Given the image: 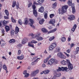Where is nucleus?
Listing matches in <instances>:
<instances>
[{
  "mask_svg": "<svg viewBox=\"0 0 79 79\" xmlns=\"http://www.w3.org/2000/svg\"><path fill=\"white\" fill-rule=\"evenodd\" d=\"M24 76V77H28L29 75H30L28 73H26V74Z\"/></svg>",
  "mask_w": 79,
  "mask_h": 79,
  "instance_id": "ea45409f",
  "label": "nucleus"
},
{
  "mask_svg": "<svg viewBox=\"0 0 79 79\" xmlns=\"http://www.w3.org/2000/svg\"><path fill=\"white\" fill-rule=\"evenodd\" d=\"M68 68L69 70H72L73 69V64L71 63H70L68 64Z\"/></svg>",
  "mask_w": 79,
  "mask_h": 79,
  "instance_id": "0eeeda50",
  "label": "nucleus"
},
{
  "mask_svg": "<svg viewBox=\"0 0 79 79\" xmlns=\"http://www.w3.org/2000/svg\"><path fill=\"white\" fill-rule=\"evenodd\" d=\"M35 73V74H37V73H39V70L37 69L36 70L34 71Z\"/></svg>",
  "mask_w": 79,
  "mask_h": 79,
  "instance_id": "37998d69",
  "label": "nucleus"
},
{
  "mask_svg": "<svg viewBox=\"0 0 79 79\" xmlns=\"http://www.w3.org/2000/svg\"><path fill=\"white\" fill-rule=\"evenodd\" d=\"M58 63V61H56V59H51L48 61V64L50 65H52L53 63L56 64Z\"/></svg>",
  "mask_w": 79,
  "mask_h": 79,
  "instance_id": "f03ea898",
  "label": "nucleus"
},
{
  "mask_svg": "<svg viewBox=\"0 0 79 79\" xmlns=\"http://www.w3.org/2000/svg\"><path fill=\"white\" fill-rule=\"evenodd\" d=\"M37 63H36L35 61L31 63V64L32 65H34V64H35Z\"/></svg>",
  "mask_w": 79,
  "mask_h": 79,
  "instance_id": "052dcab7",
  "label": "nucleus"
},
{
  "mask_svg": "<svg viewBox=\"0 0 79 79\" xmlns=\"http://www.w3.org/2000/svg\"><path fill=\"white\" fill-rule=\"evenodd\" d=\"M66 61H64V60H62L61 61V63L62 64H63L64 65H65L66 64Z\"/></svg>",
  "mask_w": 79,
  "mask_h": 79,
  "instance_id": "473e14b6",
  "label": "nucleus"
},
{
  "mask_svg": "<svg viewBox=\"0 0 79 79\" xmlns=\"http://www.w3.org/2000/svg\"><path fill=\"white\" fill-rule=\"evenodd\" d=\"M54 16H55V15L54 14H51L50 15V18H52Z\"/></svg>",
  "mask_w": 79,
  "mask_h": 79,
  "instance_id": "a18cd8bd",
  "label": "nucleus"
},
{
  "mask_svg": "<svg viewBox=\"0 0 79 79\" xmlns=\"http://www.w3.org/2000/svg\"><path fill=\"white\" fill-rule=\"evenodd\" d=\"M44 17L45 19H47V13H46L44 15Z\"/></svg>",
  "mask_w": 79,
  "mask_h": 79,
  "instance_id": "864d4df0",
  "label": "nucleus"
},
{
  "mask_svg": "<svg viewBox=\"0 0 79 79\" xmlns=\"http://www.w3.org/2000/svg\"><path fill=\"white\" fill-rule=\"evenodd\" d=\"M68 68H67V67H62L61 68L60 67H58V69H57L56 70L57 71H65L68 72Z\"/></svg>",
  "mask_w": 79,
  "mask_h": 79,
  "instance_id": "7ed1b4c3",
  "label": "nucleus"
},
{
  "mask_svg": "<svg viewBox=\"0 0 79 79\" xmlns=\"http://www.w3.org/2000/svg\"><path fill=\"white\" fill-rule=\"evenodd\" d=\"M65 55H66V56H67V57H69V55L67 54V53H65Z\"/></svg>",
  "mask_w": 79,
  "mask_h": 79,
  "instance_id": "69168bd1",
  "label": "nucleus"
},
{
  "mask_svg": "<svg viewBox=\"0 0 79 79\" xmlns=\"http://www.w3.org/2000/svg\"><path fill=\"white\" fill-rule=\"evenodd\" d=\"M49 60V58H47V59H45L44 60V63H47V61H48Z\"/></svg>",
  "mask_w": 79,
  "mask_h": 79,
  "instance_id": "c03bdc74",
  "label": "nucleus"
},
{
  "mask_svg": "<svg viewBox=\"0 0 79 79\" xmlns=\"http://www.w3.org/2000/svg\"><path fill=\"white\" fill-rule=\"evenodd\" d=\"M53 48H53V47L51 45L49 47V50H52Z\"/></svg>",
  "mask_w": 79,
  "mask_h": 79,
  "instance_id": "58836bf2",
  "label": "nucleus"
},
{
  "mask_svg": "<svg viewBox=\"0 0 79 79\" xmlns=\"http://www.w3.org/2000/svg\"><path fill=\"white\" fill-rule=\"evenodd\" d=\"M28 45L29 47H32L33 48H34V44H31L30 43H28Z\"/></svg>",
  "mask_w": 79,
  "mask_h": 79,
  "instance_id": "f704fd0d",
  "label": "nucleus"
},
{
  "mask_svg": "<svg viewBox=\"0 0 79 79\" xmlns=\"http://www.w3.org/2000/svg\"><path fill=\"white\" fill-rule=\"evenodd\" d=\"M19 28L18 27H16L15 28V33L17 34V33H18L19 32Z\"/></svg>",
  "mask_w": 79,
  "mask_h": 79,
  "instance_id": "c756f323",
  "label": "nucleus"
},
{
  "mask_svg": "<svg viewBox=\"0 0 79 79\" xmlns=\"http://www.w3.org/2000/svg\"><path fill=\"white\" fill-rule=\"evenodd\" d=\"M11 19L12 22L13 23H16V20H15V19L13 18V17H11Z\"/></svg>",
  "mask_w": 79,
  "mask_h": 79,
  "instance_id": "8fccbe9b",
  "label": "nucleus"
},
{
  "mask_svg": "<svg viewBox=\"0 0 79 79\" xmlns=\"http://www.w3.org/2000/svg\"><path fill=\"white\" fill-rule=\"evenodd\" d=\"M29 35L32 36V38H34V35L33 33H31L29 34Z\"/></svg>",
  "mask_w": 79,
  "mask_h": 79,
  "instance_id": "6e6d98bb",
  "label": "nucleus"
},
{
  "mask_svg": "<svg viewBox=\"0 0 79 79\" xmlns=\"http://www.w3.org/2000/svg\"><path fill=\"white\" fill-rule=\"evenodd\" d=\"M77 25L76 24H74L73 27L72 29V31L73 32H74L75 30L76 29Z\"/></svg>",
  "mask_w": 79,
  "mask_h": 79,
  "instance_id": "aec40b11",
  "label": "nucleus"
},
{
  "mask_svg": "<svg viewBox=\"0 0 79 79\" xmlns=\"http://www.w3.org/2000/svg\"><path fill=\"white\" fill-rule=\"evenodd\" d=\"M61 73H57L55 74V76L56 77H60L61 76Z\"/></svg>",
  "mask_w": 79,
  "mask_h": 79,
  "instance_id": "b1692460",
  "label": "nucleus"
},
{
  "mask_svg": "<svg viewBox=\"0 0 79 79\" xmlns=\"http://www.w3.org/2000/svg\"><path fill=\"white\" fill-rule=\"evenodd\" d=\"M29 21L30 22V23H29V24L30 26L31 27H32L33 28H34L35 27L34 25H33L32 24H34V21L32 19H29Z\"/></svg>",
  "mask_w": 79,
  "mask_h": 79,
  "instance_id": "39448f33",
  "label": "nucleus"
},
{
  "mask_svg": "<svg viewBox=\"0 0 79 79\" xmlns=\"http://www.w3.org/2000/svg\"><path fill=\"white\" fill-rule=\"evenodd\" d=\"M3 68L4 69H5H5H7V67L5 64H4L3 65Z\"/></svg>",
  "mask_w": 79,
  "mask_h": 79,
  "instance_id": "79ce46f5",
  "label": "nucleus"
},
{
  "mask_svg": "<svg viewBox=\"0 0 79 79\" xmlns=\"http://www.w3.org/2000/svg\"><path fill=\"white\" fill-rule=\"evenodd\" d=\"M31 43H34V44H36V43H37V42L35 41L34 40H33L31 41Z\"/></svg>",
  "mask_w": 79,
  "mask_h": 79,
  "instance_id": "3c124183",
  "label": "nucleus"
},
{
  "mask_svg": "<svg viewBox=\"0 0 79 79\" xmlns=\"http://www.w3.org/2000/svg\"><path fill=\"white\" fill-rule=\"evenodd\" d=\"M7 23V22H6V21H4L3 22V25H4V26H5V24H6Z\"/></svg>",
  "mask_w": 79,
  "mask_h": 79,
  "instance_id": "603ef678",
  "label": "nucleus"
},
{
  "mask_svg": "<svg viewBox=\"0 0 79 79\" xmlns=\"http://www.w3.org/2000/svg\"><path fill=\"white\" fill-rule=\"evenodd\" d=\"M60 50V48L59 47H56V49L54 51L55 53H57V52H59Z\"/></svg>",
  "mask_w": 79,
  "mask_h": 79,
  "instance_id": "9b49d317",
  "label": "nucleus"
},
{
  "mask_svg": "<svg viewBox=\"0 0 79 79\" xmlns=\"http://www.w3.org/2000/svg\"><path fill=\"white\" fill-rule=\"evenodd\" d=\"M16 5V1H14L13 2V4L12 5V6L13 7H15V5Z\"/></svg>",
  "mask_w": 79,
  "mask_h": 79,
  "instance_id": "4c0bfd02",
  "label": "nucleus"
},
{
  "mask_svg": "<svg viewBox=\"0 0 79 79\" xmlns=\"http://www.w3.org/2000/svg\"><path fill=\"white\" fill-rule=\"evenodd\" d=\"M46 65H45V64H44L42 65V67H43V68H45V67Z\"/></svg>",
  "mask_w": 79,
  "mask_h": 79,
  "instance_id": "774afa93",
  "label": "nucleus"
},
{
  "mask_svg": "<svg viewBox=\"0 0 79 79\" xmlns=\"http://www.w3.org/2000/svg\"><path fill=\"white\" fill-rule=\"evenodd\" d=\"M5 13L6 15L7 16H8L9 15V13H8V11L7 10H5Z\"/></svg>",
  "mask_w": 79,
  "mask_h": 79,
  "instance_id": "72a5a7b5",
  "label": "nucleus"
},
{
  "mask_svg": "<svg viewBox=\"0 0 79 79\" xmlns=\"http://www.w3.org/2000/svg\"><path fill=\"white\" fill-rule=\"evenodd\" d=\"M66 40V38L65 37H63L62 38L61 41L62 42H65Z\"/></svg>",
  "mask_w": 79,
  "mask_h": 79,
  "instance_id": "09e8293b",
  "label": "nucleus"
},
{
  "mask_svg": "<svg viewBox=\"0 0 79 79\" xmlns=\"http://www.w3.org/2000/svg\"><path fill=\"white\" fill-rule=\"evenodd\" d=\"M24 58V56L22 55L21 56H18L17 57V58L19 60H23V59Z\"/></svg>",
  "mask_w": 79,
  "mask_h": 79,
  "instance_id": "9d476101",
  "label": "nucleus"
},
{
  "mask_svg": "<svg viewBox=\"0 0 79 79\" xmlns=\"http://www.w3.org/2000/svg\"><path fill=\"white\" fill-rule=\"evenodd\" d=\"M38 11H39V12H41V13H43V12H44V7L42 6L40 7V9H39Z\"/></svg>",
  "mask_w": 79,
  "mask_h": 79,
  "instance_id": "1a4fd4ad",
  "label": "nucleus"
},
{
  "mask_svg": "<svg viewBox=\"0 0 79 79\" xmlns=\"http://www.w3.org/2000/svg\"><path fill=\"white\" fill-rule=\"evenodd\" d=\"M32 8L33 10H35V6L34 5H33L32 6Z\"/></svg>",
  "mask_w": 79,
  "mask_h": 79,
  "instance_id": "5fc2aeb1",
  "label": "nucleus"
},
{
  "mask_svg": "<svg viewBox=\"0 0 79 79\" xmlns=\"http://www.w3.org/2000/svg\"><path fill=\"white\" fill-rule=\"evenodd\" d=\"M36 39L39 41L42 40H43V38L40 36H39V37H36Z\"/></svg>",
  "mask_w": 79,
  "mask_h": 79,
  "instance_id": "4be33fe9",
  "label": "nucleus"
},
{
  "mask_svg": "<svg viewBox=\"0 0 79 79\" xmlns=\"http://www.w3.org/2000/svg\"><path fill=\"white\" fill-rule=\"evenodd\" d=\"M76 50L78 52L79 51V47H77V48Z\"/></svg>",
  "mask_w": 79,
  "mask_h": 79,
  "instance_id": "338daca9",
  "label": "nucleus"
},
{
  "mask_svg": "<svg viewBox=\"0 0 79 79\" xmlns=\"http://www.w3.org/2000/svg\"><path fill=\"white\" fill-rule=\"evenodd\" d=\"M27 42V39L24 38L22 41V44H26Z\"/></svg>",
  "mask_w": 79,
  "mask_h": 79,
  "instance_id": "6ab92c4d",
  "label": "nucleus"
},
{
  "mask_svg": "<svg viewBox=\"0 0 79 79\" xmlns=\"http://www.w3.org/2000/svg\"><path fill=\"white\" fill-rule=\"evenodd\" d=\"M68 8V6L67 5L63 6L62 7V9H59V14L63 15L64 13H65L67 11V9Z\"/></svg>",
  "mask_w": 79,
  "mask_h": 79,
  "instance_id": "f257e3e1",
  "label": "nucleus"
},
{
  "mask_svg": "<svg viewBox=\"0 0 79 79\" xmlns=\"http://www.w3.org/2000/svg\"><path fill=\"white\" fill-rule=\"evenodd\" d=\"M57 30V29L56 28H55L54 29H53L52 30H50L48 32V34H50V33H53V32H55L56 30Z\"/></svg>",
  "mask_w": 79,
  "mask_h": 79,
  "instance_id": "f8f14e48",
  "label": "nucleus"
},
{
  "mask_svg": "<svg viewBox=\"0 0 79 79\" xmlns=\"http://www.w3.org/2000/svg\"><path fill=\"white\" fill-rule=\"evenodd\" d=\"M55 39V36H53L51 37H50L49 39V40L50 41H52V40H53V39Z\"/></svg>",
  "mask_w": 79,
  "mask_h": 79,
  "instance_id": "e433bc0d",
  "label": "nucleus"
},
{
  "mask_svg": "<svg viewBox=\"0 0 79 79\" xmlns=\"http://www.w3.org/2000/svg\"><path fill=\"white\" fill-rule=\"evenodd\" d=\"M49 23L52 25V26H55V19H52L50 20L49 22Z\"/></svg>",
  "mask_w": 79,
  "mask_h": 79,
  "instance_id": "423d86ee",
  "label": "nucleus"
},
{
  "mask_svg": "<svg viewBox=\"0 0 79 79\" xmlns=\"http://www.w3.org/2000/svg\"><path fill=\"white\" fill-rule=\"evenodd\" d=\"M41 31H42V32H43L46 33L48 32V31H47V30L45 28H42L41 29Z\"/></svg>",
  "mask_w": 79,
  "mask_h": 79,
  "instance_id": "393cba45",
  "label": "nucleus"
},
{
  "mask_svg": "<svg viewBox=\"0 0 79 79\" xmlns=\"http://www.w3.org/2000/svg\"><path fill=\"white\" fill-rule=\"evenodd\" d=\"M1 31L3 34H5V30H4V29H1Z\"/></svg>",
  "mask_w": 79,
  "mask_h": 79,
  "instance_id": "13d9d810",
  "label": "nucleus"
},
{
  "mask_svg": "<svg viewBox=\"0 0 79 79\" xmlns=\"http://www.w3.org/2000/svg\"><path fill=\"white\" fill-rule=\"evenodd\" d=\"M50 72V70H46L44 71V73L45 74H48Z\"/></svg>",
  "mask_w": 79,
  "mask_h": 79,
  "instance_id": "a878e982",
  "label": "nucleus"
},
{
  "mask_svg": "<svg viewBox=\"0 0 79 79\" xmlns=\"http://www.w3.org/2000/svg\"><path fill=\"white\" fill-rule=\"evenodd\" d=\"M56 43H54L52 44L51 45L53 47V48H54L56 46Z\"/></svg>",
  "mask_w": 79,
  "mask_h": 79,
  "instance_id": "bb28decb",
  "label": "nucleus"
},
{
  "mask_svg": "<svg viewBox=\"0 0 79 79\" xmlns=\"http://www.w3.org/2000/svg\"><path fill=\"white\" fill-rule=\"evenodd\" d=\"M78 53V52L76 50L75 51H73V53L75 55H76V54H77Z\"/></svg>",
  "mask_w": 79,
  "mask_h": 79,
  "instance_id": "de8ad7c7",
  "label": "nucleus"
},
{
  "mask_svg": "<svg viewBox=\"0 0 79 79\" xmlns=\"http://www.w3.org/2000/svg\"><path fill=\"white\" fill-rule=\"evenodd\" d=\"M35 75H36L35 74V73L34 71L31 72L30 74V76H31V77H34L35 76Z\"/></svg>",
  "mask_w": 79,
  "mask_h": 79,
  "instance_id": "a211bd4d",
  "label": "nucleus"
},
{
  "mask_svg": "<svg viewBox=\"0 0 79 79\" xmlns=\"http://www.w3.org/2000/svg\"><path fill=\"white\" fill-rule=\"evenodd\" d=\"M5 44H5V43H2L1 44L2 47H3V46H4V45H5Z\"/></svg>",
  "mask_w": 79,
  "mask_h": 79,
  "instance_id": "680f3d73",
  "label": "nucleus"
},
{
  "mask_svg": "<svg viewBox=\"0 0 79 79\" xmlns=\"http://www.w3.org/2000/svg\"><path fill=\"white\" fill-rule=\"evenodd\" d=\"M71 7L72 10V13H76V10H75V8L74 5H72Z\"/></svg>",
  "mask_w": 79,
  "mask_h": 79,
  "instance_id": "2eb2a0df",
  "label": "nucleus"
},
{
  "mask_svg": "<svg viewBox=\"0 0 79 79\" xmlns=\"http://www.w3.org/2000/svg\"><path fill=\"white\" fill-rule=\"evenodd\" d=\"M75 17L73 15H71L69 16V17L68 18V19H70V20H74Z\"/></svg>",
  "mask_w": 79,
  "mask_h": 79,
  "instance_id": "4468645a",
  "label": "nucleus"
},
{
  "mask_svg": "<svg viewBox=\"0 0 79 79\" xmlns=\"http://www.w3.org/2000/svg\"><path fill=\"white\" fill-rule=\"evenodd\" d=\"M21 50H18V55H19L20 54H21Z\"/></svg>",
  "mask_w": 79,
  "mask_h": 79,
  "instance_id": "0e129e2a",
  "label": "nucleus"
},
{
  "mask_svg": "<svg viewBox=\"0 0 79 79\" xmlns=\"http://www.w3.org/2000/svg\"><path fill=\"white\" fill-rule=\"evenodd\" d=\"M57 4V3L56 2H55L54 3H53L52 4V8H55L56 6V5Z\"/></svg>",
  "mask_w": 79,
  "mask_h": 79,
  "instance_id": "cd10ccee",
  "label": "nucleus"
},
{
  "mask_svg": "<svg viewBox=\"0 0 79 79\" xmlns=\"http://www.w3.org/2000/svg\"><path fill=\"white\" fill-rule=\"evenodd\" d=\"M19 24H20V25H22L23 24V22H22V21H21V20L19 19Z\"/></svg>",
  "mask_w": 79,
  "mask_h": 79,
  "instance_id": "a19ab883",
  "label": "nucleus"
},
{
  "mask_svg": "<svg viewBox=\"0 0 79 79\" xmlns=\"http://www.w3.org/2000/svg\"><path fill=\"white\" fill-rule=\"evenodd\" d=\"M70 63H71L70 62V61L68 59H67L66 60L65 64H70Z\"/></svg>",
  "mask_w": 79,
  "mask_h": 79,
  "instance_id": "c85d7f7f",
  "label": "nucleus"
},
{
  "mask_svg": "<svg viewBox=\"0 0 79 79\" xmlns=\"http://www.w3.org/2000/svg\"><path fill=\"white\" fill-rule=\"evenodd\" d=\"M5 29L6 32H8V31H9L10 30V27L6 25L5 26Z\"/></svg>",
  "mask_w": 79,
  "mask_h": 79,
  "instance_id": "ddd939ff",
  "label": "nucleus"
},
{
  "mask_svg": "<svg viewBox=\"0 0 79 79\" xmlns=\"http://www.w3.org/2000/svg\"><path fill=\"white\" fill-rule=\"evenodd\" d=\"M68 4L69 6L72 5V0H69L68 2Z\"/></svg>",
  "mask_w": 79,
  "mask_h": 79,
  "instance_id": "5701e85b",
  "label": "nucleus"
},
{
  "mask_svg": "<svg viewBox=\"0 0 79 79\" xmlns=\"http://www.w3.org/2000/svg\"><path fill=\"white\" fill-rule=\"evenodd\" d=\"M15 40H14V39H11L9 41V43H10V44H11V43H12V42H15Z\"/></svg>",
  "mask_w": 79,
  "mask_h": 79,
  "instance_id": "c9c22d12",
  "label": "nucleus"
},
{
  "mask_svg": "<svg viewBox=\"0 0 79 79\" xmlns=\"http://www.w3.org/2000/svg\"><path fill=\"white\" fill-rule=\"evenodd\" d=\"M27 70H25L23 71V74H24V75H25V74H27Z\"/></svg>",
  "mask_w": 79,
  "mask_h": 79,
  "instance_id": "4d7b16f0",
  "label": "nucleus"
},
{
  "mask_svg": "<svg viewBox=\"0 0 79 79\" xmlns=\"http://www.w3.org/2000/svg\"><path fill=\"white\" fill-rule=\"evenodd\" d=\"M28 23H29V19H28L26 18V19H25L24 20L23 24L25 25H27Z\"/></svg>",
  "mask_w": 79,
  "mask_h": 79,
  "instance_id": "6e6552de",
  "label": "nucleus"
},
{
  "mask_svg": "<svg viewBox=\"0 0 79 79\" xmlns=\"http://www.w3.org/2000/svg\"><path fill=\"white\" fill-rule=\"evenodd\" d=\"M21 47V44H19L17 45V48H19V47Z\"/></svg>",
  "mask_w": 79,
  "mask_h": 79,
  "instance_id": "e2e57ef3",
  "label": "nucleus"
},
{
  "mask_svg": "<svg viewBox=\"0 0 79 79\" xmlns=\"http://www.w3.org/2000/svg\"><path fill=\"white\" fill-rule=\"evenodd\" d=\"M44 2V0H38L37 1L38 3H43Z\"/></svg>",
  "mask_w": 79,
  "mask_h": 79,
  "instance_id": "2f4dec72",
  "label": "nucleus"
},
{
  "mask_svg": "<svg viewBox=\"0 0 79 79\" xmlns=\"http://www.w3.org/2000/svg\"><path fill=\"white\" fill-rule=\"evenodd\" d=\"M57 56L61 59H66V56H64L61 52H58L57 53Z\"/></svg>",
  "mask_w": 79,
  "mask_h": 79,
  "instance_id": "20e7f679",
  "label": "nucleus"
},
{
  "mask_svg": "<svg viewBox=\"0 0 79 79\" xmlns=\"http://www.w3.org/2000/svg\"><path fill=\"white\" fill-rule=\"evenodd\" d=\"M33 13L34 15H35V17L37 16V12L35 10H33Z\"/></svg>",
  "mask_w": 79,
  "mask_h": 79,
  "instance_id": "f3484780",
  "label": "nucleus"
},
{
  "mask_svg": "<svg viewBox=\"0 0 79 79\" xmlns=\"http://www.w3.org/2000/svg\"><path fill=\"white\" fill-rule=\"evenodd\" d=\"M44 21H45V20L44 19H42L39 21V23L40 24H42L44 23Z\"/></svg>",
  "mask_w": 79,
  "mask_h": 79,
  "instance_id": "412c9836",
  "label": "nucleus"
},
{
  "mask_svg": "<svg viewBox=\"0 0 79 79\" xmlns=\"http://www.w3.org/2000/svg\"><path fill=\"white\" fill-rule=\"evenodd\" d=\"M66 52L67 53H69V52H71V50L69 49L66 50Z\"/></svg>",
  "mask_w": 79,
  "mask_h": 79,
  "instance_id": "bf43d9fd",
  "label": "nucleus"
},
{
  "mask_svg": "<svg viewBox=\"0 0 79 79\" xmlns=\"http://www.w3.org/2000/svg\"><path fill=\"white\" fill-rule=\"evenodd\" d=\"M40 35V33H37L35 34L34 35V36L33 37V38H35L37 37H39Z\"/></svg>",
  "mask_w": 79,
  "mask_h": 79,
  "instance_id": "dca6fc26",
  "label": "nucleus"
},
{
  "mask_svg": "<svg viewBox=\"0 0 79 79\" xmlns=\"http://www.w3.org/2000/svg\"><path fill=\"white\" fill-rule=\"evenodd\" d=\"M40 58H37L35 61H34L37 63V62H38V61H39V60H40Z\"/></svg>",
  "mask_w": 79,
  "mask_h": 79,
  "instance_id": "49530a36",
  "label": "nucleus"
},
{
  "mask_svg": "<svg viewBox=\"0 0 79 79\" xmlns=\"http://www.w3.org/2000/svg\"><path fill=\"white\" fill-rule=\"evenodd\" d=\"M10 34L12 36H13L15 34V31L13 30H11L10 31Z\"/></svg>",
  "mask_w": 79,
  "mask_h": 79,
  "instance_id": "7c9ffc66",
  "label": "nucleus"
}]
</instances>
